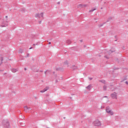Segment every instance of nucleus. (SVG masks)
Returning a JSON list of instances; mask_svg holds the SVG:
<instances>
[{
	"mask_svg": "<svg viewBox=\"0 0 128 128\" xmlns=\"http://www.w3.org/2000/svg\"><path fill=\"white\" fill-rule=\"evenodd\" d=\"M104 108V106H101V107H100V108L102 109V110L103 108Z\"/></svg>",
	"mask_w": 128,
	"mask_h": 128,
	"instance_id": "23",
	"label": "nucleus"
},
{
	"mask_svg": "<svg viewBox=\"0 0 128 128\" xmlns=\"http://www.w3.org/2000/svg\"><path fill=\"white\" fill-rule=\"evenodd\" d=\"M24 70H26V68H24Z\"/></svg>",
	"mask_w": 128,
	"mask_h": 128,
	"instance_id": "32",
	"label": "nucleus"
},
{
	"mask_svg": "<svg viewBox=\"0 0 128 128\" xmlns=\"http://www.w3.org/2000/svg\"><path fill=\"white\" fill-rule=\"evenodd\" d=\"M80 42H82V40H80Z\"/></svg>",
	"mask_w": 128,
	"mask_h": 128,
	"instance_id": "35",
	"label": "nucleus"
},
{
	"mask_svg": "<svg viewBox=\"0 0 128 128\" xmlns=\"http://www.w3.org/2000/svg\"><path fill=\"white\" fill-rule=\"evenodd\" d=\"M64 64L68 65V61H66V62H64Z\"/></svg>",
	"mask_w": 128,
	"mask_h": 128,
	"instance_id": "22",
	"label": "nucleus"
},
{
	"mask_svg": "<svg viewBox=\"0 0 128 128\" xmlns=\"http://www.w3.org/2000/svg\"><path fill=\"white\" fill-rule=\"evenodd\" d=\"M110 96L113 100H118V93L114 92L110 94Z\"/></svg>",
	"mask_w": 128,
	"mask_h": 128,
	"instance_id": "4",
	"label": "nucleus"
},
{
	"mask_svg": "<svg viewBox=\"0 0 128 128\" xmlns=\"http://www.w3.org/2000/svg\"><path fill=\"white\" fill-rule=\"evenodd\" d=\"M19 52L20 54H22V50H20Z\"/></svg>",
	"mask_w": 128,
	"mask_h": 128,
	"instance_id": "21",
	"label": "nucleus"
},
{
	"mask_svg": "<svg viewBox=\"0 0 128 128\" xmlns=\"http://www.w3.org/2000/svg\"><path fill=\"white\" fill-rule=\"evenodd\" d=\"M76 68H77L76 66H74L73 67H72V69L73 70H76Z\"/></svg>",
	"mask_w": 128,
	"mask_h": 128,
	"instance_id": "20",
	"label": "nucleus"
},
{
	"mask_svg": "<svg viewBox=\"0 0 128 128\" xmlns=\"http://www.w3.org/2000/svg\"><path fill=\"white\" fill-rule=\"evenodd\" d=\"M93 124L95 126H102V123L98 120H96L93 122Z\"/></svg>",
	"mask_w": 128,
	"mask_h": 128,
	"instance_id": "5",
	"label": "nucleus"
},
{
	"mask_svg": "<svg viewBox=\"0 0 128 128\" xmlns=\"http://www.w3.org/2000/svg\"><path fill=\"white\" fill-rule=\"evenodd\" d=\"M94 20H96V18H94Z\"/></svg>",
	"mask_w": 128,
	"mask_h": 128,
	"instance_id": "34",
	"label": "nucleus"
},
{
	"mask_svg": "<svg viewBox=\"0 0 128 128\" xmlns=\"http://www.w3.org/2000/svg\"><path fill=\"white\" fill-rule=\"evenodd\" d=\"M104 58H107V60H108L109 58L108 56L106 55Z\"/></svg>",
	"mask_w": 128,
	"mask_h": 128,
	"instance_id": "19",
	"label": "nucleus"
},
{
	"mask_svg": "<svg viewBox=\"0 0 128 128\" xmlns=\"http://www.w3.org/2000/svg\"><path fill=\"white\" fill-rule=\"evenodd\" d=\"M112 20V17H110L108 20L107 22H110V20Z\"/></svg>",
	"mask_w": 128,
	"mask_h": 128,
	"instance_id": "16",
	"label": "nucleus"
},
{
	"mask_svg": "<svg viewBox=\"0 0 128 128\" xmlns=\"http://www.w3.org/2000/svg\"><path fill=\"white\" fill-rule=\"evenodd\" d=\"M89 80H92V78H89Z\"/></svg>",
	"mask_w": 128,
	"mask_h": 128,
	"instance_id": "27",
	"label": "nucleus"
},
{
	"mask_svg": "<svg viewBox=\"0 0 128 128\" xmlns=\"http://www.w3.org/2000/svg\"><path fill=\"white\" fill-rule=\"evenodd\" d=\"M103 88H104V90H106V86H104L103 87Z\"/></svg>",
	"mask_w": 128,
	"mask_h": 128,
	"instance_id": "18",
	"label": "nucleus"
},
{
	"mask_svg": "<svg viewBox=\"0 0 128 128\" xmlns=\"http://www.w3.org/2000/svg\"><path fill=\"white\" fill-rule=\"evenodd\" d=\"M2 60H4V58H1V61L2 62Z\"/></svg>",
	"mask_w": 128,
	"mask_h": 128,
	"instance_id": "28",
	"label": "nucleus"
},
{
	"mask_svg": "<svg viewBox=\"0 0 128 128\" xmlns=\"http://www.w3.org/2000/svg\"><path fill=\"white\" fill-rule=\"evenodd\" d=\"M24 110L26 112H30V110H32V108L30 107H28V106H26L24 107Z\"/></svg>",
	"mask_w": 128,
	"mask_h": 128,
	"instance_id": "7",
	"label": "nucleus"
},
{
	"mask_svg": "<svg viewBox=\"0 0 128 128\" xmlns=\"http://www.w3.org/2000/svg\"><path fill=\"white\" fill-rule=\"evenodd\" d=\"M88 90H92V84H90L89 86L86 87Z\"/></svg>",
	"mask_w": 128,
	"mask_h": 128,
	"instance_id": "11",
	"label": "nucleus"
},
{
	"mask_svg": "<svg viewBox=\"0 0 128 128\" xmlns=\"http://www.w3.org/2000/svg\"><path fill=\"white\" fill-rule=\"evenodd\" d=\"M6 20V22H3L0 25L1 28H6L8 26V16H5Z\"/></svg>",
	"mask_w": 128,
	"mask_h": 128,
	"instance_id": "1",
	"label": "nucleus"
},
{
	"mask_svg": "<svg viewBox=\"0 0 128 128\" xmlns=\"http://www.w3.org/2000/svg\"><path fill=\"white\" fill-rule=\"evenodd\" d=\"M106 112L108 114H110V116H114V112L112 110V109L110 106H108L106 108Z\"/></svg>",
	"mask_w": 128,
	"mask_h": 128,
	"instance_id": "3",
	"label": "nucleus"
},
{
	"mask_svg": "<svg viewBox=\"0 0 128 128\" xmlns=\"http://www.w3.org/2000/svg\"><path fill=\"white\" fill-rule=\"evenodd\" d=\"M99 82H102V84H106V80H100Z\"/></svg>",
	"mask_w": 128,
	"mask_h": 128,
	"instance_id": "12",
	"label": "nucleus"
},
{
	"mask_svg": "<svg viewBox=\"0 0 128 128\" xmlns=\"http://www.w3.org/2000/svg\"><path fill=\"white\" fill-rule=\"evenodd\" d=\"M56 82H58V80H56Z\"/></svg>",
	"mask_w": 128,
	"mask_h": 128,
	"instance_id": "36",
	"label": "nucleus"
},
{
	"mask_svg": "<svg viewBox=\"0 0 128 128\" xmlns=\"http://www.w3.org/2000/svg\"><path fill=\"white\" fill-rule=\"evenodd\" d=\"M33 46H36V44H34Z\"/></svg>",
	"mask_w": 128,
	"mask_h": 128,
	"instance_id": "37",
	"label": "nucleus"
},
{
	"mask_svg": "<svg viewBox=\"0 0 128 128\" xmlns=\"http://www.w3.org/2000/svg\"><path fill=\"white\" fill-rule=\"evenodd\" d=\"M39 24H42V21L39 22Z\"/></svg>",
	"mask_w": 128,
	"mask_h": 128,
	"instance_id": "31",
	"label": "nucleus"
},
{
	"mask_svg": "<svg viewBox=\"0 0 128 128\" xmlns=\"http://www.w3.org/2000/svg\"><path fill=\"white\" fill-rule=\"evenodd\" d=\"M40 72H42V71H40Z\"/></svg>",
	"mask_w": 128,
	"mask_h": 128,
	"instance_id": "42",
	"label": "nucleus"
},
{
	"mask_svg": "<svg viewBox=\"0 0 128 128\" xmlns=\"http://www.w3.org/2000/svg\"><path fill=\"white\" fill-rule=\"evenodd\" d=\"M125 84H126L128 85V81H126V82H125Z\"/></svg>",
	"mask_w": 128,
	"mask_h": 128,
	"instance_id": "26",
	"label": "nucleus"
},
{
	"mask_svg": "<svg viewBox=\"0 0 128 128\" xmlns=\"http://www.w3.org/2000/svg\"><path fill=\"white\" fill-rule=\"evenodd\" d=\"M11 71L12 72H18V69H16V68H12L11 69Z\"/></svg>",
	"mask_w": 128,
	"mask_h": 128,
	"instance_id": "10",
	"label": "nucleus"
},
{
	"mask_svg": "<svg viewBox=\"0 0 128 128\" xmlns=\"http://www.w3.org/2000/svg\"><path fill=\"white\" fill-rule=\"evenodd\" d=\"M56 72H53V74H55Z\"/></svg>",
	"mask_w": 128,
	"mask_h": 128,
	"instance_id": "38",
	"label": "nucleus"
},
{
	"mask_svg": "<svg viewBox=\"0 0 128 128\" xmlns=\"http://www.w3.org/2000/svg\"><path fill=\"white\" fill-rule=\"evenodd\" d=\"M112 52H114V51H112V50H110L108 52H107L108 54H112Z\"/></svg>",
	"mask_w": 128,
	"mask_h": 128,
	"instance_id": "15",
	"label": "nucleus"
},
{
	"mask_svg": "<svg viewBox=\"0 0 128 128\" xmlns=\"http://www.w3.org/2000/svg\"><path fill=\"white\" fill-rule=\"evenodd\" d=\"M96 8H92V10H90L89 11L90 12H94V10H96Z\"/></svg>",
	"mask_w": 128,
	"mask_h": 128,
	"instance_id": "14",
	"label": "nucleus"
},
{
	"mask_svg": "<svg viewBox=\"0 0 128 128\" xmlns=\"http://www.w3.org/2000/svg\"><path fill=\"white\" fill-rule=\"evenodd\" d=\"M66 44H72V41L70 40H68L66 41Z\"/></svg>",
	"mask_w": 128,
	"mask_h": 128,
	"instance_id": "13",
	"label": "nucleus"
},
{
	"mask_svg": "<svg viewBox=\"0 0 128 128\" xmlns=\"http://www.w3.org/2000/svg\"><path fill=\"white\" fill-rule=\"evenodd\" d=\"M88 5L84 4H80L78 5V8H86Z\"/></svg>",
	"mask_w": 128,
	"mask_h": 128,
	"instance_id": "9",
	"label": "nucleus"
},
{
	"mask_svg": "<svg viewBox=\"0 0 128 128\" xmlns=\"http://www.w3.org/2000/svg\"><path fill=\"white\" fill-rule=\"evenodd\" d=\"M2 126H4L5 128H8V126H10V122H8V120H3L2 121Z\"/></svg>",
	"mask_w": 128,
	"mask_h": 128,
	"instance_id": "2",
	"label": "nucleus"
},
{
	"mask_svg": "<svg viewBox=\"0 0 128 128\" xmlns=\"http://www.w3.org/2000/svg\"><path fill=\"white\" fill-rule=\"evenodd\" d=\"M104 24V23L99 24L98 25L99 28H102V26Z\"/></svg>",
	"mask_w": 128,
	"mask_h": 128,
	"instance_id": "17",
	"label": "nucleus"
},
{
	"mask_svg": "<svg viewBox=\"0 0 128 128\" xmlns=\"http://www.w3.org/2000/svg\"><path fill=\"white\" fill-rule=\"evenodd\" d=\"M28 56H30V54H28L26 58H28Z\"/></svg>",
	"mask_w": 128,
	"mask_h": 128,
	"instance_id": "24",
	"label": "nucleus"
},
{
	"mask_svg": "<svg viewBox=\"0 0 128 128\" xmlns=\"http://www.w3.org/2000/svg\"><path fill=\"white\" fill-rule=\"evenodd\" d=\"M52 44L50 42H48V44Z\"/></svg>",
	"mask_w": 128,
	"mask_h": 128,
	"instance_id": "33",
	"label": "nucleus"
},
{
	"mask_svg": "<svg viewBox=\"0 0 128 128\" xmlns=\"http://www.w3.org/2000/svg\"><path fill=\"white\" fill-rule=\"evenodd\" d=\"M105 52H106V50H105Z\"/></svg>",
	"mask_w": 128,
	"mask_h": 128,
	"instance_id": "41",
	"label": "nucleus"
},
{
	"mask_svg": "<svg viewBox=\"0 0 128 128\" xmlns=\"http://www.w3.org/2000/svg\"><path fill=\"white\" fill-rule=\"evenodd\" d=\"M35 18H44V13L41 12L40 14L38 13L35 15Z\"/></svg>",
	"mask_w": 128,
	"mask_h": 128,
	"instance_id": "6",
	"label": "nucleus"
},
{
	"mask_svg": "<svg viewBox=\"0 0 128 128\" xmlns=\"http://www.w3.org/2000/svg\"><path fill=\"white\" fill-rule=\"evenodd\" d=\"M105 98H108V96H106Z\"/></svg>",
	"mask_w": 128,
	"mask_h": 128,
	"instance_id": "40",
	"label": "nucleus"
},
{
	"mask_svg": "<svg viewBox=\"0 0 128 128\" xmlns=\"http://www.w3.org/2000/svg\"><path fill=\"white\" fill-rule=\"evenodd\" d=\"M60 4V2H58V4Z\"/></svg>",
	"mask_w": 128,
	"mask_h": 128,
	"instance_id": "30",
	"label": "nucleus"
},
{
	"mask_svg": "<svg viewBox=\"0 0 128 128\" xmlns=\"http://www.w3.org/2000/svg\"><path fill=\"white\" fill-rule=\"evenodd\" d=\"M101 10H102V8H101Z\"/></svg>",
	"mask_w": 128,
	"mask_h": 128,
	"instance_id": "39",
	"label": "nucleus"
},
{
	"mask_svg": "<svg viewBox=\"0 0 128 128\" xmlns=\"http://www.w3.org/2000/svg\"><path fill=\"white\" fill-rule=\"evenodd\" d=\"M48 72V70H46L44 72V74H45V75L46 76V72Z\"/></svg>",
	"mask_w": 128,
	"mask_h": 128,
	"instance_id": "25",
	"label": "nucleus"
},
{
	"mask_svg": "<svg viewBox=\"0 0 128 128\" xmlns=\"http://www.w3.org/2000/svg\"><path fill=\"white\" fill-rule=\"evenodd\" d=\"M49 88H50L48 86H46L43 90H40V92H46V90H48Z\"/></svg>",
	"mask_w": 128,
	"mask_h": 128,
	"instance_id": "8",
	"label": "nucleus"
},
{
	"mask_svg": "<svg viewBox=\"0 0 128 128\" xmlns=\"http://www.w3.org/2000/svg\"><path fill=\"white\" fill-rule=\"evenodd\" d=\"M29 50H32V47H30Z\"/></svg>",
	"mask_w": 128,
	"mask_h": 128,
	"instance_id": "29",
	"label": "nucleus"
}]
</instances>
